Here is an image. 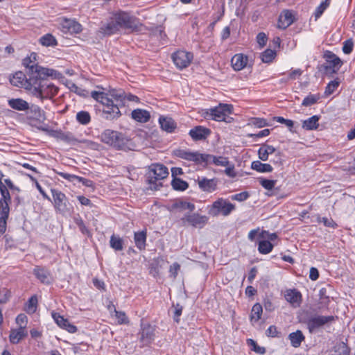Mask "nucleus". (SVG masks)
Listing matches in <instances>:
<instances>
[{"mask_svg":"<svg viewBox=\"0 0 355 355\" xmlns=\"http://www.w3.org/2000/svg\"><path fill=\"white\" fill-rule=\"evenodd\" d=\"M249 198V193L247 191H243L239 193H236L234 196H232L231 198L233 200H237L239 202L244 201Z\"/></svg>","mask_w":355,"mask_h":355,"instance_id":"59","label":"nucleus"},{"mask_svg":"<svg viewBox=\"0 0 355 355\" xmlns=\"http://www.w3.org/2000/svg\"><path fill=\"white\" fill-rule=\"evenodd\" d=\"M52 317L56 324L61 328L66 329L69 333H75L77 331V327L71 324L67 319L63 318L58 313H52Z\"/></svg>","mask_w":355,"mask_h":355,"instance_id":"20","label":"nucleus"},{"mask_svg":"<svg viewBox=\"0 0 355 355\" xmlns=\"http://www.w3.org/2000/svg\"><path fill=\"white\" fill-rule=\"evenodd\" d=\"M8 105L17 111H26L29 109V104L22 98H11L8 101Z\"/></svg>","mask_w":355,"mask_h":355,"instance_id":"25","label":"nucleus"},{"mask_svg":"<svg viewBox=\"0 0 355 355\" xmlns=\"http://www.w3.org/2000/svg\"><path fill=\"white\" fill-rule=\"evenodd\" d=\"M277 151L274 146L263 144L258 150V156L261 160L267 161L270 155L276 153Z\"/></svg>","mask_w":355,"mask_h":355,"instance_id":"28","label":"nucleus"},{"mask_svg":"<svg viewBox=\"0 0 355 355\" xmlns=\"http://www.w3.org/2000/svg\"><path fill=\"white\" fill-rule=\"evenodd\" d=\"M4 182L6 184V186L12 191V193L14 194L15 192H17V193H19L21 191V189L15 186L12 180L10 179H5Z\"/></svg>","mask_w":355,"mask_h":355,"instance_id":"64","label":"nucleus"},{"mask_svg":"<svg viewBox=\"0 0 355 355\" xmlns=\"http://www.w3.org/2000/svg\"><path fill=\"white\" fill-rule=\"evenodd\" d=\"M329 355H349V349L345 344L335 346Z\"/></svg>","mask_w":355,"mask_h":355,"instance_id":"43","label":"nucleus"},{"mask_svg":"<svg viewBox=\"0 0 355 355\" xmlns=\"http://www.w3.org/2000/svg\"><path fill=\"white\" fill-rule=\"evenodd\" d=\"M330 288L329 285L327 287H323L319 291V309H328L330 303V297L327 293V288Z\"/></svg>","mask_w":355,"mask_h":355,"instance_id":"26","label":"nucleus"},{"mask_svg":"<svg viewBox=\"0 0 355 355\" xmlns=\"http://www.w3.org/2000/svg\"><path fill=\"white\" fill-rule=\"evenodd\" d=\"M270 130L264 129L254 134H248V137L250 138H261L269 135Z\"/></svg>","mask_w":355,"mask_h":355,"instance_id":"63","label":"nucleus"},{"mask_svg":"<svg viewBox=\"0 0 355 355\" xmlns=\"http://www.w3.org/2000/svg\"><path fill=\"white\" fill-rule=\"evenodd\" d=\"M8 216V213L0 211V236L4 234L6 230V220Z\"/></svg>","mask_w":355,"mask_h":355,"instance_id":"50","label":"nucleus"},{"mask_svg":"<svg viewBox=\"0 0 355 355\" xmlns=\"http://www.w3.org/2000/svg\"><path fill=\"white\" fill-rule=\"evenodd\" d=\"M317 221L318 223H322L325 227H331L333 229L338 227V224L331 218L318 217Z\"/></svg>","mask_w":355,"mask_h":355,"instance_id":"52","label":"nucleus"},{"mask_svg":"<svg viewBox=\"0 0 355 355\" xmlns=\"http://www.w3.org/2000/svg\"><path fill=\"white\" fill-rule=\"evenodd\" d=\"M183 225H190L195 228H202L208 222L207 216L200 215L198 213H187L181 218Z\"/></svg>","mask_w":355,"mask_h":355,"instance_id":"12","label":"nucleus"},{"mask_svg":"<svg viewBox=\"0 0 355 355\" xmlns=\"http://www.w3.org/2000/svg\"><path fill=\"white\" fill-rule=\"evenodd\" d=\"M323 58L325 60V64L323 67L327 72L336 73L343 65V61L340 58L330 51H326Z\"/></svg>","mask_w":355,"mask_h":355,"instance_id":"13","label":"nucleus"},{"mask_svg":"<svg viewBox=\"0 0 355 355\" xmlns=\"http://www.w3.org/2000/svg\"><path fill=\"white\" fill-rule=\"evenodd\" d=\"M235 209V205L222 198L214 201L211 205L209 213L214 216L221 214L224 216H229Z\"/></svg>","mask_w":355,"mask_h":355,"instance_id":"10","label":"nucleus"},{"mask_svg":"<svg viewBox=\"0 0 355 355\" xmlns=\"http://www.w3.org/2000/svg\"><path fill=\"white\" fill-rule=\"evenodd\" d=\"M354 43L352 39L347 40L343 42V51L345 54H349L353 51Z\"/></svg>","mask_w":355,"mask_h":355,"instance_id":"57","label":"nucleus"},{"mask_svg":"<svg viewBox=\"0 0 355 355\" xmlns=\"http://www.w3.org/2000/svg\"><path fill=\"white\" fill-rule=\"evenodd\" d=\"M320 99L319 95L309 94L305 97L302 103V106L308 107L315 104Z\"/></svg>","mask_w":355,"mask_h":355,"instance_id":"49","label":"nucleus"},{"mask_svg":"<svg viewBox=\"0 0 355 355\" xmlns=\"http://www.w3.org/2000/svg\"><path fill=\"white\" fill-rule=\"evenodd\" d=\"M40 42L44 46H55L58 44L55 37L50 33H47L41 37L40 39Z\"/></svg>","mask_w":355,"mask_h":355,"instance_id":"38","label":"nucleus"},{"mask_svg":"<svg viewBox=\"0 0 355 355\" xmlns=\"http://www.w3.org/2000/svg\"><path fill=\"white\" fill-rule=\"evenodd\" d=\"M211 133L209 128L201 125L196 126L190 130L189 135L194 141H200L205 139Z\"/></svg>","mask_w":355,"mask_h":355,"instance_id":"19","label":"nucleus"},{"mask_svg":"<svg viewBox=\"0 0 355 355\" xmlns=\"http://www.w3.org/2000/svg\"><path fill=\"white\" fill-rule=\"evenodd\" d=\"M114 311L119 324H127L129 322L128 318L124 312L118 311L116 309H114Z\"/></svg>","mask_w":355,"mask_h":355,"instance_id":"55","label":"nucleus"},{"mask_svg":"<svg viewBox=\"0 0 355 355\" xmlns=\"http://www.w3.org/2000/svg\"><path fill=\"white\" fill-rule=\"evenodd\" d=\"M110 247L115 250L119 251L123 250V241L122 239L118 236H115L114 234L112 235L110 237Z\"/></svg>","mask_w":355,"mask_h":355,"instance_id":"42","label":"nucleus"},{"mask_svg":"<svg viewBox=\"0 0 355 355\" xmlns=\"http://www.w3.org/2000/svg\"><path fill=\"white\" fill-rule=\"evenodd\" d=\"M101 141L117 150H128L130 140L118 131L107 129L100 135Z\"/></svg>","mask_w":355,"mask_h":355,"instance_id":"5","label":"nucleus"},{"mask_svg":"<svg viewBox=\"0 0 355 355\" xmlns=\"http://www.w3.org/2000/svg\"><path fill=\"white\" fill-rule=\"evenodd\" d=\"M267 41L268 37L264 33L261 32L258 33L257 35V42L259 44L260 47H263L266 44Z\"/></svg>","mask_w":355,"mask_h":355,"instance_id":"60","label":"nucleus"},{"mask_svg":"<svg viewBox=\"0 0 355 355\" xmlns=\"http://www.w3.org/2000/svg\"><path fill=\"white\" fill-rule=\"evenodd\" d=\"M11 293L6 288L0 291V304H6L10 299Z\"/></svg>","mask_w":355,"mask_h":355,"instance_id":"54","label":"nucleus"},{"mask_svg":"<svg viewBox=\"0 0 355 355\" xmlns=\"http://www.w3.org/2000/svg\"><path fill=\"white\" fill-rule=\"evenodd\" d=\"M28 335L27 331L24 327H19L18 329H11L9 339L10 342L12 344L19 343L23 338Z\"/></svg>","mask_w":355,"mask_h":355,"instance_id":"24","label":"nucleus"},{"mask_svg":"<svg viewBox=\"0 0 355 355\" xmlns=\"http://www.w3.org/2000/svg\"><path fill=\"white\" fill-rule=\"evenodd\" d=\"M147 232L146 230L135 232L134 240L136 246L140 250H144L146 248Z\"/></svg>","mask_w":355,"mask_h":355,"instance_id":"33","label":"nucleus"},{"mask_svg":"<svg viewBox=\"0 0 355 355\" xmlns=\"http://www.w3.org/2000/svg\"><path fill=\"white\" fill-rule=\"evenodd\" d=\"M273 245L269 241H261L259 243L258 250L261 254H266L272 251Z\"/></svg>","mask_w":355,"mask_h":355,"instance_id":"41","label":"nucleus"},{"mask_svg":"<svg viewBox=\"0 0 355 355\" xmlns=\"http://www.w3.org/2000/svg\"><path fill=\"white\" fill-rule=\"evenodd\" d=\"M27 75L28 78L23 72L17 71L10 79V82L13 86L24 87L41 100L51 98L58 94V88L48 80H40L35 76Z\"/></svg>","mask_w":355,"mask_h":355,"instance_id":"1","label":"nucleus"},{"mask_svg":"<svg viewBox=\"0 0 355 355\" xmlns=\"http://www.w3.org/2000/svg\"><path fill=\"white\" fill-rule=\"evenodd\" d=\"M53 205L56 212L62 215L69 214L73 209L65 194L56 189H51Z\"/></svg>","mask_w":355,"mask_h":355,"instance_id":"9","label":"nucleus"},{"mask_svg":"<svg viewBox=\"0 0 355 355\" xmlns=\"http://www.w3.org/2000/svg\"><path fill=\"white\" fill-rule=\"evenodd\" d=\"M132 118L139 123H146L150 118V112L142 109L134 110L131 113Z\"/></svg>","mask_w":355,"mask_h":355,"instance_id":"30","label":"nucleus"},{"mask_svg":"<svg viewBox=\"0 0 355 355\" xmlns=\"http://www.w3.org/2000/svg\"><path fill=\"white\" fill-rule=\"evenodd\" d=\"M63 28L72 33H80L82 31L81 25L71 19H66L63 24Z\"/></svg>","mask_w":355,"mask_h":355,"instance_id":"37","label":"nucleus"},{"mask_svg":"<svg viewBox=\"0 0 355 355\" xmlns=\"http://www.w3.org/2000/svg\"><path fill=\"white\" fill-rule=\"evenodd\" d=\"M196 206L194 204L183 201V200H177L171 205V210L178 209L180 211L183 210H189L190 212L194 211Z\"/></svg>","mask_w":355,"mask_h":355,"instance_id":"34","label":"nucleus"},{"mask_svg":"<svg viewBox=\"0 0 355 355\" xmlns=\"http://www.w3.org/2000/svg\"><path fill=\"white\" fill-rule=\"evenodd\" d=\"M141 329L138 333L139 340L141 347L148 346L155 339V328L148 322H144L143 319L141 320Z\"/></svg>","mask_w":355,"mask_h":355,"instance_id":"11","label":"nucleus"},{"mask_svg":"<svg viewBox=\"0 0 355 355\" xmlns=\"http://www.w3.org/2000/svg\"><path fill=\"white\" fill-rule=\"evenodd\" d=\"M175 65L180 69L187 68L191 62L193 55L190 52L178 51L172 55Z\"/></svg>","mask_w":355,"mask_h":355,"instance_id":"14","label":"nucleus"},{"mask_svg":"<svg viewBox=\"0 0 355 355\" xmlns=\"http://www.w3.org/2000/svg\"><path fill=\"white\" fill-rule=\"evenodd\" d=\"M141 26L138 18L127 12L119 10L113 12L109 20L101 25L98 32L104 36H110L119 33L121 29L131 33L138 32L141 31Z\"/></svg>","mask_w":355,"mask_h":355,"instance_id":"2","label":"nucleus"},{"mask_svg":"<svg viewBox=\"0 0 355 355\" xmlns=\"http://www.w3.org/2000/svg\"><path fill=\"white\" fill-rule=\"evenodd\" d=\"M259 182L260 184L266 190H272L277 183V180H268L266 178H259Z\"/></svg>","mask_w":355,"mask_h":355,"instance_id":"51","label":"nucleus"},{"mask_svg":"<svg viewBox=\"0 0 355 355\" xmlns=\"http://www.w3.org/2000/svg\"><path fill=\"white\" fill-rule=\"evenodd\" d=\"M171 186L174 190L182 191L189 187V184L180 178H175L171 181Z\"/></svg>","mask_w":355,"mask_h":355,"instance_id":"39","label":"nucleus"},{"mask_svg":"<svg viewBox=\"0 0 355 355\" xmlns=\"http://www.w3.org/2000/svg\"><path fill=\"white\" fill-rule=\"evenodd\" d=\"M91 96L103 106V114L107 120L118 119L121 115L119 107L125 105L126 95L122 90L112 89L109 94L93 91Z\"/></svg>","mask_w":355,"mask_h":355,"instance_id":"3","label":"nucleus"},{"mask_svg":"<svg viewBox=\"0 0 355 355\" xmlns=\"http://www.w3.org/2000/svg\"><path fill=\"white\" fill-rule=\"evenodd\" d=\"M37 55L31 53V55L23 60V65L26 67L27 74L35 76V78L47 80L48 77H56L57 71L40 66L37 62Z\"/></svg>","mask_w":355,"mask_h":355,"instance_id":"4","label":"nucleus"},{"mask_svg":"<svg viewBox=\"0 0 355 355\" xmlns=\"http://www.w3.org/2000/svg\"><path fill=\"white\" fill-rule=\"evenodd\" d=\"M176 156L184 159L195 162L197 164H202V161L207 156L198 152H189L185 150H178L175 153Z\"/></svg>","mask_w":355,"mask_h":355,"instance_id":"16","label":"nucleus"},{"mask_svg":"<svg viewBox=\"0 0 355 355\" xmlns=\"http://www.w3.org/2000/svg\"><path fill=\"white\" fill-rule=\"evenodd\" d=\"M331 0H324L322 1L315 9L314 16L315 19H318L324 12V10L329 6Z\"/></svg>","mask_w":355,"mask_h":355,"instance_id":"47","label":"nucleus"},{"mask_svg":"<svg viewBox=\"0 0 355 355\" xmlns=\"http://www.w3.org/2000/svg\"><path fill=\"white\" fill-rule=\"evenodd\" d=\"M168 175V168L160 164H153L149 166L146 174L147 182L150 184L151 189L158 190L162 187L160 180H164Z\"/></svg>","mask_w":355,"mask_h":355,"instance_id":"6","label":"nucleus"},{"mask_svg":"<svg viewBox=\"0 0 355 355\" xmlns=\"http://www.w3.org/2000/svg\"><path fill=\"white\" fill-rule=\"evenodd\" d=\"M251 168L260 173H270L273 170L270 164H263L258 160L252 162Z\"/></svg>","mask_w":355,"mask_h":355,"instance_id":"36","label":"nucleus"},{"mask_svg":"<svg viewBox=\"0 0 355 355\" xmlns=\"http://www.w3.org/2000/svg\"><path fill=\"white\" fill-rule=\"evenodd\" d=\"M159 123L163 130L169 133L173 132L177 127L176 123L172 118L164 116L159 118Z\"/></svg>","mask_w":355,"mask_h":355,"instance_id":"23","label":"nucleus"},{"mask_svg":"<svg viewBox=\"0 0 355 355\" xmlns=\"http://www.w3.org/2000/svg\"><path fill=\"white\" fill-rule=\"evenodd\" d=\"M284 297L287 302L295 306H300L302 301V295L300 292L296 289H290L286 291Z\"/></svg>","mask_w":355,"mask_h":355,"instance_id":"22","label":"nucleus"},{"mask_svg":"<svg viewBox=\"0 0 355 355\" xmlns=\"http://www.w3.org/2000/svg\"><path fill=\"white\" fill-rule=\"evenodd\" d=\"M37 304V298L35 295L30 297L28 301L26 309L28 311L35 312Z\"/></svg>","mask_w":355,"mask_h":355,"instance_id":"56","label":"nucleus"},{"mask_svg":"<svg viewBox=\"0 0 355 355\" xmlns=\"http://www.w3.org/2000/svg\"><path fill=\"white\" fill-rule=\"evenodd\" d=\"M248 61V56L238 53L232 58L231 64L235 71H240L247 65Z\"/></svg>","mask_w":355,"mask_h":355,"instance_id":"21","label":"nucleus"},{"mask_svg":"<svg viewBox=\"0 0 355 355\" xmlns=\"http://www.w3.org/2000/svg\"><path fill=\"white\" fill-rule=\"evenodd\" d=\"M33 272L42 284L49 285L52 282L53 279L51 272L47 268L36 266Z\"/></svg>","mask_w":355,"mask_h":355,"instance_id":"17","label":"nucleus"},{"mask_svg":"<svg viewBox=\"0 0 355 355\" xmlns=\"http://www.w3.org/2000/svg\"><path fill=\"white\" fill-rule=\"evenodd\" d=\"M74 222L83 234L86 235L88 237L92 236V234L89 230L86 227L84 221L80 216L74 218Z\"/></svg>","mask_w":355,"mask_h":355,"instance_id":"46","label":"nucleus"},{"mask_svg":"<svg viewBox=\"0 0 355 355\" xmlns=\"http://www.w3.org/2000/svg\"><path fill=\"white\" fill-rule=\"evenodd\" d=\"M288 338L291 341V344L294 347H299L301 343L304 340L305 337L303 335L302 331L297 330L295 332H292L288 335Z\"/></svg>","mask_w":355,"mask_h":355,"instance_id":"35","label":"nucleus"},{"mask_svg":"<svg viewBox=\"0 0 355 355\" xmlns=\"http://www.w3.org/2000/svg\"><path fill=\"white\" fill-rule=\"evenodd\" d=\"M295 21L293 12L288 10H283L279 16L277 27L280 29H286Z\"/></svg>","mask_w":355,"mask_h":355,"instance_id":"18","label":"nucleus"},{"mask_svg":"<svg viewBox=\"0 0 355 355\" xmlns=\"http://www.w3.org/2000/svg\"><path fill=\"white\" fill-rule=\"evenodd\" d=\"M232 105L220 103L216 107L207 110L205 116L212 120L230 123L232 118L229 115L232 113Z\"/></svg>","mask_w":355,"mask_h":355,"instance_id":"7","label":"nucleus"},{"mask_svg":"<svg viewBox=\"0 0 355 355\" xmlns=\"http://www.w3.org/2000/svg\"><path fill=\"white\" fill-rule=\"evenodd\" d=\"M205 156H207V157H205L203 161H202V163L205 164H209V163H214V164L217 166H226L229 164V161L227 157H215L209 154H203Z\"/></svg>","mask_w":355,"mask_h":355,"instance_id":"31","label":"nucleus"},{"mask_svg":"<svg viewBox=\"0 0 355 355\" xmlns=\"http://www.w3.org/2000/svg\"><path fill=\"white\" fill-rule=\"evenodd\" d=\"M339 85H340V81L338 80V78L330 81L327 84V85L325 88V92H324L325 95L329 96V95L332 94L336 91V89L338 88Z\"/></svg>","mask_w":355,"mask_h":355,"instance_id":"48","label":"nucleus"},{"mask_svg":"<svg viewBox=\"0 0 355 355\" xmlns=\"http://www.w3.org/2000/svg\"><path fill=\"white\" fill-rule=\"evenodd\" d=\"M279 332L275 325L270 326L266 331V334L268 337H278Z\"/></svg>","mask_w":355,"mask_h":355,"instance_id":"62","label":"nucleus"},{"mask_svg":"<svg viewBox=\"0 0 355 355\" xmlns=\"http://www.w3.org/2000/svg\"><path fill=\"white\" fill-rule=\"evenodd\" d=\"M337 319L338 317L334 315H315L309 318L305 323L309 331L313 334L320 328L332 324Z\"/></svg>","mask_w":355,"mask_h":355,"instance_id":"8","label":"nucleus"},{"mask_svg":"<svg viewBox=\"0 0 355 355\" xmlns=\"http://www.w3.org/2000/svg\"><path fill=\"white\" fill-rule=\"evenodd\" d=\"M15 321L16 323L19 324V327H24V329H26L27 324V316L25 314H19L17 316Z\"/></svg>","mask_w":355,"mask_h":355,"instance_id":"58","label":"nucleus"},{"mask_svg":"<svg viewBox=\"0 0 355 355\" xmlns=\"http://www.w3.org/2000/svg\"><path fill=\"white\" fill-rule=\"evenodd\" d=\"M251 123L257 128H263L268 125L266 120L261 118H253L251 119Z\"/></svg>","mask_w":355,"mask_h":355,"instance_id":"61","label":"nucleus"},{"mask_svg":"<svg viewBox=\"0 0 355 355\" xmlns=\"http://www.w3.org/2000/svg\"><path fill=\"white\" fill-rule=\"evenodd\" d=\"M275 56L276 51L270 49H268L261 53V58L263 62L270 63L275 59Z\"/></svg>","mask_w":355,"mask_h":355,"instance_id":"44","label":"nucleus"},{"mask_svg":"<svg viewBox=\"0 0 355 355\" xmlns=\"http://www.w3.org/2000/svg\"><path fill=\"white\" fill-rule=\"evenodd\" d=\"M263 312L262 306L259 303H256L252 308L250 319L257 322L261 319V316Z\"/></svg>","mask_w":355,"mask_h":355,"instance_id":"40","label":"nucleus"},{"mask_svg":"<svg viewBox=\"0 0 355 355\" xmlns=\"http://www.w3.org/2000/svg\"><path fill=\"white\" fill-rule=\"evenodd\" d=\"M76 120L82 125H87L91 121V116L88 112L80 111L76 114Z\"/></svg>","mask_w":355,"mask_h":355,"instance_id":"45","label":"nucleus"},{"mask_svg":"<svg viewBox=\"0 0 355 355\" xmlns=\"http://www.w3.org/2000/svg\"><path fill=\"white\" fill-rule=\"evenodd\" d=\"M174 308L173 319L178 323L180 322V316L182 315L183 307L180 304H173Z\"/></svg>","mask_w":355,"mask_h":355,"instance_id":"53","label":"nucleus"},{"mask_svg":"<svg viewBox=\"0 0 355 355\" xmlns=\"http://www.w3.org/2000/svg\"><path fill=\"white\" fill-rule=\"evenodd\" d=\"M199 187L204 191L211 192L216 189L217 181L214 179L202 178L198 179Z\"/></svg>","mask_w":355,"mask_h":355,"instance_id":"27","label":"nucleus"},{"mask_svg":"<svg viewBox=\"0 0 355 355\" xmlns=\"http://www.w3.org/2000/svg\"><path fill=\"white\" fill-rule=\"evenodd\" d=\"M8 187L3 182L0 183V211L10 213L9 205L11 202V196L8 191Z\"/></svg>","mask_w":355,"mask_h":355,"instance_id":"15","label":"nucleus"},{"mask_svg":"<svg viewBox=\"0 0 355 355\" xmlns=\"http://www.w3.org/2000/svg\"><path fill=\"white\" fill-rule=\"evenodd\" d=\"M320 116L313 115L302 122V128L306 130H317L319 127V120Z\"/></svg>","mask_w":355,"mask_h":355,"instance_id":"32","label":"nucleus"},{"mask_svg":"<svg viewBox=\"0 0 355 355\" xmlns=\"http://www.w3.org/2000/svg\"><path fill=\"white\" fill-rule=\"evenodd\" d=\"M53 135L55 138L71 144H75L76 142L79 141L70 132L58 130L55 131Z\"/></svg>","mask_w":355,"mask_h":355,"instance_id":"29","label":"nucleus"}]
</instances>
